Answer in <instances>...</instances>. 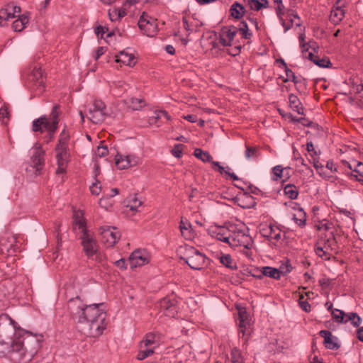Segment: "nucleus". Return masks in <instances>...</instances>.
Segmentation results:
<instances>
[{
  "mask_svg": "<svg viewBox=\"0 0 363 363\" xmlns=\"http://www.w3.org/2000/svg\"><path fill=\"white\" fill-rule=\"evenodd\" d=\"M106 105L99 99H95L89 108V119L95 124L102 123L106 118Z\"/></svg>",
  "mask_w": 363,
  "mask_h": 363,
  "instance_id": "12",
  "label": "nucleus"
},
{
  "mask_svg": "<svg viewBox=\"0 0 363 363\" xmlns=\"http://www.w3.org/2000/svg\"><path fill=\"white\" fill-rule=\"evenodd\" d=\"M231 225L229 227L215 226L209 230L210 235L218 240L228 243L230 245Z\"/></svg>",
  "mask_w": 363,
  "mask_h": 363,
  "instance_id": "17",
  "label": "nucleus"
},
{
  "mask_svg": "<svg viewBox=\"0 0 363 363\" xmlns=\"http://www.w3.org/2000/svg\"><path fill=\"white\" fill-rule=\"evenodd\" d=\"M275 9L284 32L289 30L294 25L296 26H301V21L298 14L292 10H289L286 12L282 1L277 5Z\"/></svg>",
  "mask_w": 363,
  "mask_h": 363,
  "instance_id": "6",
  "label": "nucleus"
},
{
  "mask_svg": "<svg viewBox=\"0 0 363 363\" xmlns=\"http://www.w3.org/2000/svg\"><path fill=\"white\" fill-rule=\"evenodd\" d=\"M182 145L176 144L172 150V154L177 158H179L182 155Z\"/></svg>",
  "mask_w": 363,
  "mask_h": 363,
  "instance_id": "52",
  "label": "nucleus"
},
{
  "mask_svg": "<svg viewBox=\"0 0 363 363\" xmlns=\"http://www.w3.org/2000/svg\"><path fill=\"white\" fill-rule=\"evenodd\" d=\"M284 194L291 199H296L298 197V191L295 185L289 184L284 186Z\"/></svg>",
  "mask_w": 363,
  "mask_h": 363,
  "instance_id": "37",
  "label": "nucleus"
},
{
  "mask_svg": "<svg viewBox=\"0 0 363 363\" xmlns=\"http://www.w3.org/2000/svg\"><path fill=\"white\" fill-rule=\"evenodd\" d=\"M73 219V228L74 229H78L79 233L89 230L87 228L86 220L84 218V213L82 211H74Z\"/></svg>",
  "mask_w": 363,
  "mask_h": 363,
  "instance_id": "24",
  "label": "nucleus"
},
{
  "mask_svg": "<svg viewBox=\"0 0 363 363\" xmlns=\"http://www.w3.org/2000/svg\"><path fill=\"white\" fill-rule=\"evenodd\" d=\"M44 155L45 151L41 147H38L35 149L34 153L32 156V162L33 167L36 168L37 171L42 169L44 165Z\"/></svg>",
  "mask_w": 363,
  "mask_h": 363,
  "instance_id": "28",
  "label": "nucleus"
},
{
  "mask_svg": "<svg viewBox=\"0 0 363 363\" xmlns=\"http://www.w3.org/2000/svg\"><path fill=\"white\" fill-rule=\"evenodd\" d=\"M90 191L93 195L98 196L101 191V186L99 181L93 183L91 186H90Z\"/></svg>",
  "mask_w": 363,
  "mask_h": 363,
  "instance_id": "49",
  "label": "nucleus"
},
{
  "mask_svg": "<svg viewBox=\"0 0 363 363\" xmlns=\"http://www.w3.org/2000/svg\"><path fill=\"white\" fill-rule=\"evenodd\" d=\"M281 62L286 68L285 72H286V79H284V82H286L291 81V80H295V74L294 73V72L286 67V65L284 62V60H281Z\"/></svg>",
  "mask_w": 363,
  "mask_h": 363,
  "instance_id": "53",
  "label": "nucleus"
},
{
  "mask_svg": "<svg viewBox=\"0 0 363 363\" xmlns=\"http://www.w3.org/2000/svg\"><path fill=\"white\" fill-rule=\"evenodd\" d=\"M120 11L117 9L108 11V16L111 21L119 20Z\"/></svg>",
  "mask_w": 363,
  "mask_h": 363,
  "instance_id": "54",
  "label": "nucleus"
},
{
  "mask_svg": "<svg viewBox=\"0 0 363 363\" xmlns=\"http://www.w3.org/2000/svg\"><path fill=\"white\" fill-rule=\"evenodd\" d=\"M116 267L120 269H126L125 261L124 259H121L115 262Z\"/></svg>",
  "mask_w": 363,
  "mask_h": 363,
  "instance_id": "63",
  "label": "nucleus"
},
{
  "mask_svg": "<svg viewBox=\"0 0 363 363\" xmlns=\"http://www.w3.org/2000/svg\"><path fill=\"white\" fill-rule=\"evenodd\" d=\"M238 31L243 38H247L248 26L245 21L240 22L238 27L233 26L228 29L223 30L220 35V43L223 46L230 45V43Z\"/></svg>",
  "mask_w": 363,
  "mask_h": 363,
  "instance_id": "7",
  "label": "nucleus"
},
{
  "mask_svg": "<svg viewBox=\"0 0 363 363\" xmlns=\"http://www.w3.org/2000/svg\"><path fill=\"white\" fill-rule=\"evenodd\" d=\"M251 276L261 279L266 276L275 279H279L281 277V272L277 268L271 267H264L262 269H251Z\"/></svg>",
  "mask_w": 363,
  "mask_h": 363,
  "instance_id": "20",
  "label": "nucleus"
},
{
  "mask_svg": "<svg viewBox=\"0 0 363 363\" xmlns=\"http://www.w3.org/2000/svg\"><path fill=\"white\" fill-rule=\"evenodd\" d=\"M106 315H101L96 320L81 325V331L88 337H99L106 328Z\"/></svg>",
  "mask_w": 363,
  "mask_h": 363,
  "instance_id": "10",
  "label": "nucleus"
},
{
  "mask_svg": "<svg viewBox=\"0 0 363 363\" xmlns=\"http://www.w3.org/2000/svg\"><path fill=\"white\" fill-rule=\"evenodd\" d=\"M345 2L342 0H337L333 5L330 15V20L333 24H338L345 17Z\"/></svg>",
  "mask_w": 363,
  "mask_h": 363,
  "instance_id": "21",
  "label": "nucleus"
},
{
  "mask_svg": "<svg viewBox=\"0 0 363 363\" xmlns=\"http://www.w3.org/2000/svg\"><path fill=\"white\" fill-rule=\"evenodd\" d=\"M345 164L352 171L350 177L363 184V163L358 162L353 165L346 162Z\"/></svg>",
  "mask_w": 363,
  "mask_h": 363,
  "instance_id": "26",
  "label": "nucleus"
},
{
  "mask_svg": "<svg viewBox=\"0 0 363 363\" xmlns=\"http://www.w3.org/2000/svg\"><path fill=\"white\" fill-rule=\"evenodd\" d=\"M101 237V242L107 247H113L120 239L121 234L116 228L111 226H101L99 228Z\"/></svg>",
  "mask_w": 363,
  "mask_h": 363,
  "instance_id": "16",
  "label": "nucleus"
},
{
  "mask_svg": "<svg viewBox=\"0 0 363 363\" xmlns=\"http://www.w3.org/2000/svg\"><path fill=\"white\" fill-rule=\"evenodd\" d=\"M116 165L120 169H125L130 167L125 155L117 154L116 156Z\"/></svg>",
  "mask_w": 363,
  "mask_h": 363,
  "instance_id": "43",
  "label": "nucleus"
},
{
  "mask_svg": "<svg viewBox=\"0 0 363 363\" xmlns=\"http://www.w3.org/2000/svg\"><path fill=\"white\" fill-rule=\"evenodd\" d=\"M336 244L334 238L320 240L315 247V254L323 260H330L334 254L337 253Z\"/></svg>",
  "mask_w": 363,
  "mask_h": 363,
  "instance_id": "8",
  "label": "nucleus"
},
{
  "mask_svg": "<svg viewBox=\"0 0 363 363\" xmlns=\"http://www.w3.org/2000/svg\"><path fill=\"white\" fill-rule=\"evenodd\" d=\"M325 167L328 170H330L331 172H337V167H335L333 161H328L326 164Z\"/></svg>",
  "mask_w": 363,
  "mask_h": 363,
  "instance_id": "62",
  "label": "nucleus"
},
{
  "mask_svg": "<svg viewBox=\"0 0 363 363\" xmlns=\"http://www.w3.org/2000/svg\"><path fill=\"white\" fill-rule=\"evenodd\" d=\"M232 359L233 363H242V358L238 350H234L232 352Z\"/></svg>",
  "mask_w": 363,
  "mask_h": 363,
  "instance_id": "55",
  "label": "nucleus"
},
{
  "mask_svg": "<svg viewBox=\"0 0 363 363\" xmlns=\"http://www.w3.org/2000/svg\"><path fill=\"white\" fill-rule=\"evenodd\" d=\"M18 237L10 233H6L0 238V253L11 255L16 252Z\"/></svg>",
  "mask_w": 363,
  "mask_h": 363,
  "instance_id": "14",
  "label": "nucleus"
},
{
  "mask_svg": "<svg viewBox=\"0 0 363 363\" xmlns=\"http://www.w3.org/2000/svg\"><path fill=\"white\" fill-rule=\"evenodd\" d=\"M116 62H121L127 66L133 67L135 65L136 61L133 53H130L128 50H122L116 56Z\"/></svg>",
  "mask_w": 363,
  "mask_h": 363,
  "instance_id": "27",
  "label": "nucleus"
},
{
  "mask_svg": "<svg viewBox=\"0 0 363 363\" xmlns=\"http://www.w3.org/2000/svg\"><path fill=\"white\" fill-rule=\"evenodd\" d=\"M42 337L16 328L8 315H0V345L13 363H29L40 349Z\"/></svg>",
  "mask_w": 363,
  "mask_h": 363,
  "instance_id": "1",
  "label": "nucleus"
},
{
  "mask_svg": "<svg viewBox=\"0 0 363 363\" xmlns=\"http://www.w3.org/2000/svg\"><path fill=\"white\" fill-rule=\"evenodd\" d=\"M108 31V28L106 27H103L101 26H99L95 29V33L98 38H104V34Z\"/></svg>",
  "mask_w": 363,
  "mask_h": 363,
  "instance_id": "56",
  "label": "nucleus"
},
{
  "mask_svg": "<svg viewBox=\"0 0 363 363\" xmlns=\"http://www.w3.org/2000/svg\"><path fill=\"white\" fill-rule=\"evenodd\" d=\"M327 169L325 167H323L321 168V170H319L318 172V173L319 174L320 176H321L324 179H329L331 176L327 172Z\"/></svg>",
  "mask_w": 363,
  "mask_h": 363,
  "instance_id": "59",
  "label": "nucleus"
},
{
  "mask_svg": "<svg viewBox=\"0 0 363 363\" xmlns=\"http://www.w3.org/2000/svg\"><path fill=\"white\" fill-rule=\"evenodd\" d=\"M69 138V133L65 129L62 131L59 136L58 143L55 147L56 159L58 166L56 170L57 174L65 173L66 171L70 156L68 149Z\"/></svg>",
  "mask_w": 363,
  "mask_h": 363,
  "instance_id": "4",
  "label": "nucleus"
},
{
  "mask_svg": "<svg viewBox=\"0 0 363 363\" xmlns=\"http://www.w3.org/2000/svg\"><path fill=\"white\" fill-rule=\"evenodd\" d=\"M357 336L359 340L363 342V327H361L357 330Z\"/></svg>",
  "mask_w": 363,
  "mask_h": 363,
  "instance_id": "64",
  "label": "nucleus"
},
{
  "mask_svg": "<svg viewBox=\"0 0 363 363\" xmlns=\"http://www.w3.org/2000/svg\"><path fill=\"white\" fill-rule=\"evenodd\" d=\"M131 268H135L138 266H143L149 262V255L145 251L140 250H135L131 253L129 257Z\"/></svg>",
  "mask_w": 363,
  "mask_h": 363,
  "instance_id": "22",
  "label": "nucleus"
},
{
  "mask_svg": "<svg viewBox=\"0 0 363 363\" xmlns=\"http://www.w3.org/2000/svg\"><path fill=\"white\" fill-rule=\"evenodd\" d=\"M260 234L269 240H279L281 238V230L274 225L268 223H262L259 226Z\"/></svg>",
  "mask_w": 363,
  "mask_h": 363,
  "instance_id": "19",
  "label": "nucleus"
},
{
  "mask_svg": "<svg viewBox=\"0 0 363 363\" xmlns=\"http://www.w3.org/2000/svg\"><path fill=\"white\" fill-rule=\"evenodd\" d=\"M180 231L185 239L191 240L194 237V232L191 224L181 220Z\"/></svg>",
  "mask_w": 363,
  "mask_h": 363,
  "instance_id": "36",
  "label": "nucleus"
},
{
  "mask_svg": "<svg viewBox=\"0 0 363 363\" xmlns=\"http://www.w3.org/2000/svg\"><path fill=\"white\" fill-rule=\"evenodd\" d=\"M102 304H91L86 306L82 313V315L79 319V323L84 325L86 323H90L96 320L101 315H106V313L99 308Z\"/></svg>",
  "mask_w": 363,
  "mask_h": 363,
  "instance_id": "13",
  "label": "nucleus"
},
{
  "mask_svg": "<svg viewBox=\"0 0 363 363\" xmlns=\"http://www.w3.org/2000/svg\"><path fill=\"white\" fill-rule=\"evenodd\" d=\"M291 214L293 220L298 226L303 228L306 225V213L303 208H298V211L291 212Z\"/></svg>",
  "mask_w": 363,
  "mask_h": 363,
  "instance_id": "31",
  "label": "nucleus"
},
{
  "mask_svg": "<svg viewBox=\"0 0 363 363\" xmlns=\"http://www.w3.org/2000/svg\"><path fill=\"white\" fill-rule=\"evenodd\" d=\"M106 51V48L104 47H99L96 51V54L94 56L95 60H98L101 55L104 54Z\"/></svg>",
  "mask_w": 363,
  "mask_h": 363,
  "instance_id": "60",
  "label": "nucleus"
},
{
  "mask_svg": "<svg viewBox=\"0 0 363 363\" xmlns=\"http://www.w3.org/2000/svg\"><path fill=\"white\" fill-rule=\"evenodd\" d=\"M236 308L239 316L238 335L243 343H247L250 338V320L248 319L247 308L238 304L236 305Z\"/></svg>",
  "mask_w": 363,
  "mask_h": 363,
  "instance_id": "11",
  "label": "nucleus"
},
{
  "mask_svg": "<svg viewBox=\"0 0 363 363\" xmlns=\"http://www.w3.org/2000/svg\"><path fill=\"white\" fill-rule=\"evenodd\" d=\"M289 103L291 108L294 111L298 113V114H303V107L299 99L296 95L291 94L289 96Z\"/></svg>",
  "mask_w": 363,
  "mask_h": 363,
  "instance_id": "33",
  "label": "nucleus"
},
{
  "mask_svg": "<svg viewBox=\"0 0 363 363\" xmlns=\"http://www.w3.org/2000/svg\"><path fill=\"white\" fill-rule=\"evenodd\" d=\"M177 255L191 269L200 270L208 265V259L198 250L189 245L181 246L177 250Z\"/></svg>",
  "mask_w": 363,
  "mask_h": 363,
  "instance_id": "2",
  "label": "nucleus"
},
{
  "mask_svg": "<svg viewBox=\"0 0 363 363\" xmlns=\"http://www.w3.org/2000/svg\"><path fill=\"white\" fill-rule=\"evenodd\" d=\"M104 142H101V145L98 146L95 155L96 157H103L108 154L107 146L102 145Z\"/></svg>",
  "mask_w": 363,
  "mask_h": 363,
  "instance_id": "47",
  "label": "nucleus"
},
{
  "mask_svg": "<svg viewBox=\"0 0 363 363\" xmlns=\"http://www.w3.org/2000/svg\"><path fill=\"white\" fill-rule=\"evenodd\" d=\"M194 155L203 162H212V156L208 152H204L200 148H196L194 150Z\"/></svg>",
  "mask_w": 363,
  "mask_h": 363,
  "instance_id": "41",
  "label": "nucleus"
},
{
  "mask_svg": "<svg viewBox=\"0 0 363 363\" xmlns=\"http://www.w3.org/2000/svg\"><path fill=\"white\" fill-rule=\"evenodd\" d=\"M347 318L345 323L350 321L351 324L354 327H358L362 323L361 318L356 313H350L346 315Z\"/></svg>",
  "mask_w": 363,
  "mask_h": 363,
  "instance_id": "44",
  "label": "nucleus"
},
{
  "mask_svg": "<svg viewBox=\"0 0 363 363\" xmlns=\"http://www.w3.org/2000/svg\"><path fill=\"white\" fill-rule=\"evenodd\" d=\"M10 113L8 110V108L6 106L1 107L0 108V119L2 123L6 124L8 121L9 120Z\"/></svg>",
  "mask_w": 363,
  "mask_h": 363,
  "instance_id": "48",
  "label": "nucleus"
},
{
  "mask_svg": "<svg viewBox=\"0 0 363 363\" xmlns=\"http://www.w3.org/2000/svg\"><path fill=\"white\" fill-rule=\"evenodd\" d=\"M299 306L301 308L305 311V312H310L311 311V305L308 303L306 301H299Z\"/></svg>",
  "mask_w": 363,
  "mask_h": 363,
  "instance_id": "57",
  "label": "nucleus"
},
{
  "mask_svg": "<svg viewBox=\"0 0 363 363\" xmlns=\"http://www.w3.org/2000/svg\"><path fill=\"white\" fill-rule=\"evenodd\" d=\"M285 204L290 208L292 212L298 211V208H302L297 203L295 202H289V203H286Z\"/></svg>",
  "mask_w": 363,
  "mask_h": 363,
  "instance_id": "61",
  "label": "nucleus"
},
{
  "mask_svg": "<svg viewBox=\"0 0 363 363\" xmlns=\"http://www.w3.org/2000/svg\"><path fill=\"white\" fill-rule=\"evenodd\" d=\"M79 239L82 250L88 257H91L97 253L98 242L91 230L89 229L80 233Z\"/></svg>",
  "mask_w": 363,
  "mask_h": 363,
  "instance_id": "9",
  "label": "nucleus"
},
{
  "mask_svg": "<svg viewBox=\"0 0 363 363\" xmlns=\"http://www.w3.org/2000/svg\"><path fill=\"white\" fill-rule=\"evenodd\" d=\"M289 170L290 167H283L281 165H277L272 168V180L278 181L286 175V179L289 177Z\"/></svg>",
  "mask_w": 363,
  "mask_h": 363,
  "instance_id": "30",
  "label": "nucleus"
},
{
  "mask_svg": "<svg viewBox=\"0 0 363 363\" xmlns=\"http://www.w3.org/2000/svg\"><path fill=\"white\" fill-rule=\"evenodd\" d=\"M320 335L324 338V345L326 348L330 350L337 349L339 347L335 342L332 333L329 330H320L319 332Z\"/></svg>",
  "mask_w": 363,
  "mask_h": 363,
  "instance_id": "29",
  "label": "nucleus"
},
{
  "mask_svg": "<svg viewBox=\"0 0 363 363\" xmlns=\"http://www.w3.org/2000/svg\"><path fill=\"white\" fill-rule=\"evenodd\" d=\"M211 164L214 169L219 172L221 174L225 172V167L220 166L218 162L212 161Z\"/></svg>",
  "mask_w": 363,
  "mask_h": 363,
  "instance_id": "58",
  "label": "nucleus"
},
{
  "mask_svg": "<svg viewBox=\"0 0 363 363\" xmlns=\"http://www.w3.org/2000/svg\"><path fill=\"white\" fill-rule=\"evenodd\" d=\"M220 261L223 265H225V267H227L228 268L233 267L232 265L233 260H232L230 256L228 255L222 256L220 259Z\"/></svg>",
  "mask_w": 363,
  "mask_h": 363,
  "instance_id": "51",
  "label": "nucleus"
},
{
  "mask_svg": "<svg viewBox=\"0 0 363 363\" xmlns=\"http://www.w3.org/2000/svg\"><path fill=\"white\" fill-rule=\"evenodd\" d=\"M142 205V201L138 200L135 196H131L128 199L127 207L133 212L138 211V208Z\"/></svg>",
  "mask_w": 363,
  "mask_h": 363,
  "instance_id": "42",
  "label": "nucleus"
},
{
  "mask_svg": "<svg viewBox=\"0 0 363 363\" xmlns=\"http://www.w3.org/2000/svg\"><path fill=\"white\" fill-rule=\"evenodd\" d=\"M30 77V80L36 84L38 88L40 89V91L44 90L45 77L41 67L35 66Z\"/></svg>",
  "mask_w": 363,
  "mask_h": 363,
  "instance_id": "25",
  "label": "nucleus"
},
{
  "mask_svg": "<svg viewBox=\"0 0 363 363\" xmlns=\"http://www.w3.org/2000/svg\"><path fill=\"white\" fill-rule=\"evenodd\" d=\"M129 108L134 111H138L144 107L146 104L143 99L131 98L128 102Z\"/></svg>",
  "mask_w": 363,
  "mask_h": 363,
  "instance_id": "38",
  "label": "nucleus"
},
{
  "mask_svg": "<svg viewBox=\"0 0 363 363\" xmlns=\"http://www.w3.org/2000/svg\"><path fill=\"white\" fill-rule=\"evenodd\" d=\"M268 6L267 0H251V9L259 11L263 8Z\"/></svg>",
  "mask_w": 363,
  "mask_h": 363,
  "instance_id": "45",
  "label": "nucleus"
},
{
  "mask_svg": "<svg viewBox=\"0 0 363 363\" xmlns=\"http://www.w3.org/2000/svg\"><path fill=\"white\" fill-rule=\"evenodd\" d=\"M154 347H147L143 345V344L139 343L138 352L136 358L138 360H143L147 357L152 355L154 354Z\"/></svg>",
  "mask_w": 363,
  "mask_h": 363,
  "instance_id": "32",
  "label": "nucleus"
},
{
  "mask_svg": "<svg viewBox=\"0 0 363 363\" xmlns=\"http://www.w3.org/2000/svg\"><path fill=\"white\" fill-rule=\"evenodd\" d=\"M177 301L174 298L165 297L160 301V311L167 317L173 318L177 313Z\"/></svg>",
  "mask_w": 363,
  "mask_h": 363,
  "instance_id": "18",
  "label": "nucleus"
},
{
  "mask_svg": "<svg viewBox=\"0 0 363 363\" xmlns=\"http://www.w3.org/2000/svg\"><path fill=\"white\" fill-rule=\"evenodd\" d=\"M138 27L148 37H152L157 33V19L143 12L138 21Z\"/></svg>",
  "mask_w": 363,
  "mask_h": 363,
  "instance_id": "15",
  "label": "nucleus"
},
{
  "mask_svg": "<svg viewBox=\"0 0 363 363\" xmlns=\"http://www.w3.org/2000/svg\"><path fill=\"white\" fill-rule=\"evenodd\" d=\"M347 315L345 313L339 309H335L332 311V316L333 318L337 322V323H343L345 320H344L345 317Z\"/></svg>",
  "mask_w": 363,
  "mask_h": 363,
  "instance_id": "46",
  "label": "nucleus"
},
{
  "mask_svg": "<svg viewBox=\"0 0 363 363\" xmlns=\"http://www.w3.org/2000/svg\"><path fill=\"white\" fill-rule=\"evenodd\" d=\"M230 246H242L245 250L249 249L250 245V229L245 223L239 222L237 224L231 225Z\"/></svg>",
  "mask_w": 363,
  "mask_h": 363,
  "instance_id": "5",
  "label": "nucleus"
},
{
  "mask_svg": "<svg viewBox=\"0 0 363 363\" xmlns=\"http://www.w3.org/2000/svg\"><path fill=\"white\" fill-rule=\"evenodd\" d=\"M127 161L129 163L130 167L136 166L139 163V158L135 155H125Z\"/></svg>",
  "mask_w": 363,
  "mask_h": 363,
  "instance_id": "50",
  "label": "nucleus"
},
{
  "mask_svg": "<svg viewBox=\"0 0 363 363\" xmlns=\"http://www.w3.org/2000/svg\"><path fill=\"white\" fill-rule=\"evenodd\" d=\"M308 58L320 67H329L331 65L329 60L326 58L317 59V57L311 52H309Z\"/></svg>",
  "mask_w": 363,
  "mask_h": 363,
  "instance_id": "40",
  "label": "nucleus"
},
{
  "mask_svg": "<svg viewBox=\"0 0 363 363\" xmlns=\"http://www.w3.org/2000/svg\"><path fill=\"white\" fill-rule=\"evenodd\" d=\"M245 8L239 3H233L230 9V16L234 18H241L245 13Z\"/></svg>",
  "mask_w": 363,
  "mask_h": 363,
  "instance_id": "34",
  "label": "nucleus"
},
{
  "mask_svg": "<svg viewBox=\"0 0 363 363\" xmlns=\"http://www.w3.org/2000/svg\"><path fill=\"white\" fill-rule=\"evenodd\" d=\"M139 343L143 344V345L147 347L155 348V345H156L155 335L151 333L146 334Z\"/></svg>",
  "mask_w": 363,
  "mask_h": 363,
  "instance_id": "39",
  "label": "nucleus"
},
{
  "mask_svg": "<svg viewBox=\"0 0 363 363\" xmlns=\"http://www.w3.org/2000/svg\"><path fill=\"white\" fill-rule=\"evenodd\" d=\"M28 17L26 15L21 16L12 24V28L15 31L20 32L23 30L26 25L28 23Z\"/></svg>",
  "mask_w": 363,
  "mask_h": 363,
  "instance_id": "35",
  "label": "nucleus"
},
{
  "mask_svg": "<svg viewBox=\"0 0 363 363\" xmlns=\"http://www.w3.org/2000/svg\"><path fill=\"white\" fill-rule=\"evenodd\" d=\"M60 105L55 104L52 107L48 117L45 115L33 121L32 131L34 133L40 132L41 133L45 130L47 132H56L60 122Z\"/></svg>",
  "mask_w": 363,
  "mask_h": 363,
  "instance_id": "3",
  "label": "nucleus"
},
{
  "mask_svg": "<svg viewBox=\"0 0 363 363\" xmlns=\"http://www.w3.org/2000/svg\"><path fill=\"white\" fill-rule=\"evenodd\" d=\"M67 307L69 313L74 318L78 320L82 315L85 306L82 303V301L79 298L76 297L69 300Z\"/></svg>",
  "mask_w": 363,
  "mask_h": 363,
  "instance_id": "23",
  "label": "nucleus"
}]
</instances>
